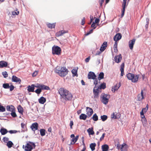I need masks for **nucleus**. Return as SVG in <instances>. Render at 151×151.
I'll return each instance as SVG.
<instances>
[{"label": "nucleus", "instance_id": "5701e85b", "mask_svg": "<svg viewBox=\"0 0 151 151\" xmlns=\"http://www.w3.org/2000/svg\"><path fill=\"white\" fill-rule=\"evenodd\" d=\"M8 132V131L7 129L3 127H2L0 129V132L2 135H5Z\"/></svg>", "mask_w": 151, "mask_h": 151}, {"label": "nucleus", "instance_id": "ea45409f", "mask_svg": "<svg viewBox=\"0 0 151 151\" xmlns=\"http://www.w3.org/2000/svg\"><path fill=\"white\" fill-rule=\"evenodd\" d=\"M13 145V143L11 141H8L6 143V145L9 148H10L12 147Z\"/></svg>", "mask_w": 151, "mask_h": 151}, {"label": "nucleus", "instance_id": "79ce46f5", "mask_svg": "<svg viewBox=\"0 0 151 151\" xmlns=\"http://www.w3.org/2000/svg\"><path fill=\"white\" fill-rule=\"evenodd\" d=\"M40 132L41 135L42 136H43L45 135V130L43 129H40Z\"/></svg>", "mask_w": 151, "mask_h": 151}, {"label": "nucleus", "instance_id": "5fc2aeb1", "mask_svg": "<svg viewBox=\"0 0 151 151\" xmlns=\"http://www.w3.org/2000/svg\"><path fill=\"white\" fill-rule=\"evenodd\" d=\"M116 117L115 118V119H119V118L121 116V114L119 113H116Z\"/></svg>", "mask_w": 151, "mask_h": 151}, {"label": "nucleus", "instance_id": "aec40b11", "mask_svg": "<svg viewBox=\"0 0 151 151\" xmlns=\"http://www.w3.org/2000/svg\"><path fill=\"white\" fill-rule=\"evenodd\" d=\"M8 63L7 62L3 60L0 61V68L6 67Z\"/></svg>", "mask_w": 151, "mask_h": 151}, {"label": "nucleus", "instance_id": "338daca9", "mask_svg": "<svg viewBox=\"0 0 151 151\" xmlns=\"http://www.w3.org/2000/svg\"><path fill=\"white\" fill-rule=\"evenodd\" d=\"M90 22H89L88 23V24H90L91 23L92 21H93V16L91 15L90 17Z\"/></svg>", "mask_w": 151, "mask_h": 151}, {"label": "nucleus", "instance_id": "0e129e2a", "mask_svg": "<svg viewBox=\"0 0 151 151\" xmlns=\"http://www.w3.org/2000/svg\"><path fill=\"white\" fill-rule=\"evenodd\" d=\"M95 23L94 22H93L91 25V27H93V29H95L96 27V26H95Z\"/></svg>", "mask_w": 151, "mask_h": 151}, {"label": "nucleus", "instance_id": "f3484780", "mask_svg": "<svg viewBox=\"0 0 151 151\" xmlns=\"http://www.w3.org/2000/svg\"><path fill=\"white\" fill-rule=\"evenodd\" d=\"M107 46V42H104L101 45V47H100V50L101 52H103L106 49Z\"/></svg>", "mask_w": 151, "mask_h": 151}, {"label": "nucleus", "instance_id": "7ed1b4c3", "mask_svg": "<svg viewBox=\"0 0 151 151\" xmlns=\"http://www.w3.org/2000/svg\"><path fill=\"white\" fill-rule=\"evenodd\" d=\"M101 101L104 104L106 105L108 102L109 99L110 98L109 95L102 93L101 96Z\"/></svg>", "mask_w": 151, "mask_h": 151}, {"label": "nucleus", "instance_id": "9b49d317", "mask_svg": "<svg viewBox=\"0 0 151 151\" xmlns=\"http://www.w3.org/2000/svg\"><path fill=\"white\" fill-rule=\"evenodd\" d=\"M86 114L88 115V117L91 116L93 113L92 109L89 107H86Z\"/></svg>", "mask_w": 151, "mask_h": 151}, {"label": "nucleus", "instance_id": "6e6d98bb", "mask_svg": "<svg viewBox=\"0 0 151 151\" xmlns=\"http://www.w3.org/2000/svg\"><path fill=\"white\" fill-rule=\"evenodd\" d=\"M93 29H91L87 33L85 34V36H88L90 35V34H91V33H92L93 32Z\"/></svg>", "mask_w": 151, "mask_h": 151}, {"label": "nucleus", "instance_id": "6ab92c4d", "mask_svg": "<svg viewBox=\"0 0 151 151\" xmlns=\"http://www.w3.org/2000/svg\"><path fill=\"white\" fill-rule=\"evenodd\" d=\"M32 130L34 131H35L38 129V124L37 122H35L32 124L31 126Z\"/></svg>", "mask_w": 151, "mask_h": 151}, {"label": "nucleus", "instance_id": "680f3d73", "mask_svg": "<svg viewBox=\"0 0 151 151\" xmlns=\"http://www.w3.org/2000/svg\"><path fill=\"white\" fill-rule=\"evenodd\" d=\"M105 134H106L105 133H104L102 134L101 137H100V141H101L104 139V137H105Z\"/></svg>", "mask_w": 151, "mask_h": 151}, {"label": "nucleus", "instance_id": "bb28decb", "mask_svg": "<svg viewBox=\"0 0 151 151\" xmlns=\"http://www.w3.org/2000/svg\"><path fill=\"white\" fill-rule=\"evenodd\" d=\"M79 137V136L77 135L75 137H74L71 140L70 144L73 145L77 141Z\"/></svg>", "mask_w": 151, "mask_h": 151}, {"label": "nucleus", "instance_id": "1a4fd4ad", "mask_svg": "<svg viewBox=\"0 0 151 151\" xmlns=\"http://www.w3.org/2000/svg\"><path fill=\"white\" fill-rule=\"evenodd\" d=\"M127 0H123V3L122 4V13L121 14V17H123L124 16L125 11V8L126 6V2Z\"/></svg>", "mask_w": 151, "mask_h": 151}, {"label": "nucleus", "instance_id": "e433bc0d", "mask_svg": "<svg viewBox=\"0 0 151 151\" xmlns=\"http://www.w3.org/2000/svg\"><path fill=\"white\" fill-rule=\"evenodd\" d=\"M71 72L73 74V76H77L78 75L77 74V70L74 69H72L71 70Z\"/></svg>", "mask_w": 151, "mask_h": 151}, {"label": "nucleus", "instance_id": "c85d7f7f", "mask_svg": "<svg viewBox=\"0 0 151 151\" xmlns=\"http://www.w3.org/2000/svg\"><path fill=\"white\" fill-rule=\"evenodd\" d=\"M102 149L103 151H108L109 149V146L106 144H104L102 145Z\"/></svg>", "mask_w": 151, "mask_h": 151}, {"label": "nucleus", "instance_id": "a18cd8bd", "mask_svg": "<svg viewBox=\"0 0 151 151\" xmlns=\"http://www.w3.org/2000/svg\"><path fill=\"white\" fill-rule=\"evenodd\" d=\"M3 87L5 89L9 88L10 86L8 83H4L3 84Z\"/></svg>", "mask_w": 151, "mask_h": 151}, {"label": "nucleus", "instance_id": "cd10ccee", "mask_svg": "<svg viewBox=\"0 0 151 151\" xmlns=\"http://www.w3.org/2000/svg\"><path fill=\"white\" fill-rule=\"evenodd\" d=\"M124 63H123L121 65L120 71H121V75L123 76L124 74Z\"/></svg>", "mask_w": 151, "mask_h": 151}, {"label": "nucleus", "instance_id": "3c124183", "mask_svg": "<svg viewBox=\"0 0 151 151\" xmlns=\"http://www.w3.org/2000/svg\"><path fill=\"white\" fill-rule=\"evenodd\" d=\"M2 73L4 78H6L7 77L8 74L6 71L2 72Z\"/></svg>", "mask_w": 151, "mask_h": 151}, {"label": "nucleus", "instance_id": "ddd939ff", "mask_svg": "<svg viewBox=\"0 0 151 151\" xmlns=\"http://www.w3.org/2000/svg\"><path fill=\"white\" fill-rule=\"evenodd\" d=\"M12 82H16L20 83L21 82V80L20 78H18L15 76H13L12 78Z\"/></svg>", "mask_w": 151, "mask_h": 151}, {"label": "nucleus", "instance_id": "49530a36", "mask_svg": "<svg viewBox=\"0 0 151 151\" xmlns=\"http://www.w3.org/2000/svg\"><path fill=\"white\" fill-rule=\"evenodd\" d=\"M101 119L103 121H106L107 119V116L106 115H103L101 116Z\"/></svg>", "mask_w": 151, "mask_h": 151}, {"label": "nucleus", "instance_id": "c756f323", "mask_svg": "<svg viewBox=\"0 0 151 151\" xmlns=\"http://www.w3.org/2000/svg\"><path fill=\"white\" fill-rule=\"evenodd\" d=\"M88 117V116L84 114H81L79 116L80 119L85 120Z\"/></svg>", "mask_w": 151, "mask_h": 151}, {"label": "nucleus", "instance_id": "f8f14e48", "mask_svg": "<svg viewBox=\"0 0 151 151\" xmlns=\"http://www.w3.org/2000/svg\"><path fill=\"white\" fill-rule=\"evenodd\" d=\"M122 37V35L120 33H117L114 37V41H118L120 40Z\"/></svg>", "mask_w": 151, "mask_h": 151}, {"label": "nucleus", "instance_id": "39448f33", "mask_svg": "<svg viewBox=\"0 0 151 151\" xmlns=\"http://www.w3.org/2000/svg\"><path fill=\"white\" fill-rule=\"evenodd\" d=\"M73 97V96L71 93L69 91L65 93V94L63 95L61 97L66 101H70Z\"/></svg>", "mask_w": 151, "mask_h": 151}, {"label": "nucleus", "instance_id": "a19ab883", "mask_svg": "<svg viewBox=\"0 0 151 151\" xmlns=\"http://www.w3.org/2000/svg\"><path fill=\"white\" fill-rule=\"evenodd\" d=\"M93 119V120L96 121L98 119V116L96 114H95L93 115L92 117L91 118V119Z\"/></svg>", "mask_w": 151, "mask_h": 151}, {"label": "nucleus", "instance_id": "58836bf2", "mask_svg": "<svg viewBox=\"0 0 151 151\" xmlns=\"http://www.w3.org/2000/svg\"><path fill=\"white\" fill-rule=\"evenodd\" d=\"M47 26L49 28L51 29L54 28L55 26V23L52 24L49 23L47 24Z\"/></svg>", "mask_w": 151, "mask_h": 151}, {"label": "nucleus", "instance_id": "0eeeda50", "mask_svg": "<svg viewBox=\"0 0 151 151\" xmlns=\"http://www.w3.org/2000/svg\"><path fill=\"white\" fill-rule=\"evenodd\" d=\"M99 89H100L98 87L97 88L96 86H95L93 89V93L94 98H97L98 97L99 92Z\"/></svg>", "mask_w": 151, "mask_h": 151}, {"label": "nucleus", "instance_id": "2eb2a0df", "mask_svg": "<svg viewBox=\"0 0 151 151\" xmlns=\"http://www.w3.org/2000/svg\"><path fill=\"white\" fill-rule=\"evenodd\" d=\"M114 60L115 62L118 63L120 62L122 59V56L121 54H120L116 56L114 58Z\"/></svg>", "mask_w": 151, "mask_h": 151}, {"label": "nucleus", "instance_id": "4c0bfd02", "mask_svg": "<svg viewBox=\"0 0 151 151\" xmlns=\"http://www.w3.org/2000/svg\"><path fill=\"white\" fill-rule=\"evenodd\" d=\"M98 87L100 89H104L106 88V84L104 82L101 84Z\"/></svg>", "mask_w": 151, "mask_h": 151}, {"label": "nucleus", "instance_id": "bf43d9fd", "mask_svg": "<svg viewBox=\"0 0 151 151\" xmlns=\"http://www.w3.org/2000/svg\"><path fill=\"white\" fill-rule=\"evenodd\" d=\"M93 80H94L93 84H94L95 85V86H96V85L98 84V80H97V79L96 78H95Z\"/></svg>", "mask_w": 151, "mask_h": 151}, {"label": "nucleus", "instance_id": "72a5a7b5", "mask_svg": "<svg viewBox=\"0 0 151 151\" xmlns=\"http://www.w3.org/2000/svg\"><path fill=\"white\" fill-rule=\"evenodd\" d=\"M17 109L19 113L22 114H23V108L20 105H19L17 107Z\"/></svg>", "mask_w": 151, "mask_h": 151}, {"label": "nucleus", "instance_id": "8fccbe9b", "mask_svg": "<svg viewBox=\"0 0 151 151\" xmlns=\"http://www.w3.org/2000/svg\"><path fill=\"white\" fill-rule=\"evenodd\" d=\"M17 132H20V131H17L16 130H10L9 131H8L11 134H15L17 133Z\"/></svg>", "mask_w": 151, "mask_h": 151}, {"label": "nucleus", "instance_id": "7c9ffc66", "mask_svg": "<svg viewBox=\"0 0 151 151\" xmlns=\"http://www.w3.org/2000/svg\"><path fill=\"white\" fill-rule=\"evenodd\" d=\"M40 89L41 90H49L50 89V88L47 86H45L43 84H41Z\"/></svg>", "mask_w": 151, "mask_h": 151}, {"label": "nucleus", "instance_id": "e2e57ef3", "mask_svg": "<svg viewBox=\"0 0 151 151\" xmlns=\"http://www.w3.org/2000/svg\"><path fill=\"white\" fill-rule=\"evenodd\" d=\"M116 117V113H113L112 114L111 116V118L115 119V118Z\"/></svg>", "mask_w": 151, "mask_h": 151}, {"label": "nucleus", "instance_id": "37998d69", "mask_svg": "<svg viewBox=\"0 0 151 151\" xmlns=\"http://www.w3.org/2000/svg\"><path fill=\"white\" fill-rule=\"evenodd\" d=\"M127 145V144L125 143H123L122 145L121 146V150L122 151H125L126 148H125V146Z\"/></svg>", "mask_w": 151, "mask_h": 151}, {"label": "nucleus", "instance_id": "473e14b6", "mask_svg": "<svg viewBox=\"0 0 151 151\" xmlns=\"http://www.w3.org/2000/svg\"><path fill=\"white\" fill-rule=\"evenodd\" d=\"M96 146V144L95 143H91L90 145V147L92 151L95 150V147Z\"/></svg>", "mask_w": 151, "mask_h": 151}, {"label": "nucleus", "instance_id": "864d4df0", "mask_svg": "<svg viewBox=\"0 0 151 151\" xmlns=\"http://www.w3.org/2000/svg\"><path fill=\"white\" fill-rule=\"evenodd\" d=\"M140 113L141 118L142 119L144 118V120H145V118L143 111H142Z\"/></svg>", "mask_w": 151, "mask_h": 151}, {"label": "nucleus", "instance_id": "20e7f679", "mask_svg": "<svg viewBox=\"0 0 151 151\" xmlns=\"http://www.w3.org/2000/svg\"><path fill=\"white\" fill-rule=\"evenodd\" d=\"M52 53L53 55H60L61 53V48L58 46H54L52 47Z\"/></svg>", "mask_w": 151, "mask_h": 151}, {"label": "nucleus", "instance_id": "f704fd0d", "mask_svg": "<svg viewBox=\"0 0 151 151\" xmlns=\"http://www.w3.org/2000/svg\"><path fill=\"white\" fill-rule=\"evenodd\" d=\"M87 132L88 133L89 135H93L94 134V132L93 131V128H89L87 129Z\"/></svg>", "mask_w": 151, "mask_h": 151}, {"label": "nucleus", "instance_id": "09e8293b", "mask_svg": "<svg viewBox=\"0 0 151 151\" xmlns=\"http://www.w3.org/2000/svg\"><path fill=\"white\" fill-rule=\"evenodd\" d=\"M42 91L41 89L40 88H37L34 92H35L38 95Z\"/></svg>", "mask_w": 151, "mask_h": 151}, {"label": "nucleus", "instance_id": "393cba45", "mask_svg": "<svg viewBox=\"0 0 151 151\" xmlns=\"http://www.w3.org/2000/svg\"><path fill=\"white\" fill-rule=\"evenodd\" d=\"M6 109L7 111L10 112L12 111L15 109L14 106L12 105L10 106L9 105L7 106L6 107Z\"/></svg>", "mask_w": 151, "mask_h": 151}, {"label": "nucleus", "instance_id": "423d86ee", "mask_svg": "<svg viewBox=\"0 0 151 151\" xmlns=\"http://www.w3.org/2000/svg\"><path fill=\"white\" fill-rule=\"evenodd\" d=\"M145 88H144L143 90L142 89L140 94H139L137 96V101H142L144 99V96L143 95V91H145Z\"/></svg>", "mask_w": 151, "mask_h": 151}, {"label": "nucleus", "instance_id": "6e6552de", "mask_svg": "<svg viewBox=\"0 0 151 151\" xmlns=\"http://www.w3.org/2000/svg\"><path fill=\"white\" fill-rule=\"evenodd\" d=\"M68 91V90L63 88H60L58 90L59 93L60 94L61 98L63 96V95L65 94V93L67 92V91Z\"/></svg>", "mask_w": 151, "mask_h": 151}, {"label": "nucleus", "instance_id": "052dcab7", "mask_svg": "<svg viewBox=\"0 0 151 151\" xmlns=\"http://www.w3.org/2000/svg\"><path fill=\"white\" fill-rule=\"evenodd\" d=\"M19 13V11H17V12L15 11H13L12 12V14L13 15H17Z\"/></svg>", "mask_w": 151, "mask_h": 151}, {"label": "nucleus", "instance_id": "603ef678", "mask_svg": "<svg viewBox=\"0 0 151 151\" xmlns=\"http://www.w3.org/2000/svg\"><path fill=\"white\" fill-rule=\"evenodd\" d=\"M9 140V138L6 137H4L3 139V142H4L6 143L7 142V141L8 142Z\"/></svg>", "mask_w": 151, "mask_h": 151}, {"label": "nucleus", "instance_id": "2f4dec72", "mask_svg": "<svg viewBox=\"0 0 151 151\" xmlns=\"http://www.w3.org/2000/svg\"><path fill=\"white\" fill-rule=\"evenodd\" d=\"M133 75H134L133 74L129 73L126 75V76L127 77L128 80L131 81L132 79V78H133Z\"/></svg>", "mask_w": 151, "mask_h": 151}, {"label": "nucleus", "instance_id": "9d476101", "mask_svg": "<svg viewBox=\"0 0 151 151\" xmlns=\"http://www.w3.org/2000/svg\"><path fill=\"white\" fill-rule=\"evenodd\" d=\"M96 76L95 73L93 72L90 71L89 72L88 75V78L89 79H94L96 78Z\"/></svg>", "mask_w": 151, "mask_h": 151}, {"label": "nucleus", "instance_id": "a878e982", "mask_svg": "<svg viewBox=\"0 0 151 151\" xmlns=\"http://www.w3.org/2000/svg\"><path fill=\"white\" fill-rule=\"evenodd\" d=\"M38 101L40 103L43 104L46 102V99L45 97L42 96L38 99Z\"/></svg>", "mask_w": 151, "mask_h": 151}, {"label": "nucleus", "instance_id": "dca6fc26", "mask_svg": "<svg viewBox=\"0 0 151 151\" xmlns=\"http://www.w3.org/2000/svg\"><path fill=\"white\" fill-rule=\"evenodd\" d=\"M132 79L131 80V81L133 83H136L137 82L139 77V75H135L134 74Z\"/></svg>", "mask_w": 151, "mask_h": 151}, {"label": "nucleus", "instance_id": "4d7b16f0", "mask_svg": "<svg viewBox=\"0 0 151 151\" xmlns=\"http://www.w3.org/2000/svg\"><path fill=\"white\" fill-rule=\"evenodd\" d=\"M41 84L40 83H36L35 85H34V87L37 88H40Z\"/></svg>", "mask_w": 151, "mask_h": 151}, {"label": "nucleus", "instance_id": "4be33fe9", "mask_svg": "<svg viewBox=\"0 0 151 151\" xmlns=\"http://www.w3.org/2000/svg\"><path fill=\"white\" fill-rule=\"evenodd\" d=\"M67 32V31L62 30L57 32L56 33V36L58 37L63 35L64 34Z\"/></svg>", "mask_w": 151, "mask_h": 151}, {"label": "nucleus", "instance_id": "c9c22d12", "mask_svg": "<svg viewBox=\"0 0 151 151\" xmlns=\"http://www.w3.org/2000/svg\"><path fill=\"white\" fill-rule=\"evenodd\" d=\"M104 73L100 72L99 75L98 79L99 81H100L101 79H103L104 78Z\"/></svg>", "mask_w": 151, "mask_h": 151}, {"label": "nucleus", "instance_id": "69168bd1", "mask_svg": "<svg viewBox=\"0 0 151 151\" xmlns=\"http://www.w3.org/2000/svg\"><path fill=\"white\" fill-rule=\"evenodd\" d=\"M14 87L13 85H11L10 86V87L9 88H10V91H12L14 89Z\"/></svg>", "mask_w": 151, "mask_h": 151}, {"label": "nucleus", "instance_id": "c03bdc74", "mask_svg": "<svg viewBox=\"0 0 151 151\" xmlns=\"http://www.w3.org/2000/svg\"><path fill=\"white\" fill-rule=\"evenodd\" d=\"M10 114L12 116L13 118H15L17 116V115L15 113V109L11 112Z\"/></svg>", "mask_w": 151, "mask_h": 151}, {"label": "nucleus", "instance_id": "774afa93", "mask_svg": "<svg viewBox=\"0 0 151 151\" xmlns=\"http://www.w3.org/2000/svg\"><path fill=\"white\" fill-rule=\"evenodd\" d=\"M38 71H35L33 73H32V76L33 77H35V76L38 73Z\"/></svg>", "mask_w": 151, "mask_h": 151}, {"label": "nucleus", "instance_id": "412c9836", "mask_svg": "<svg viewBox=\"0 0 151 151\" xmlns=\"http://www.w3.org/2000/svg\"><path fill=\"white\" fill-rule=\"evenodd\" d=\"M27 88V90L29 92H34V84H32L31 86L29 85Z\"/></svg>", "mask_w": 151, "mask_h": 151}, {"label": "nucleus", "instance_id": "13d9d810", "mask_svg": "<svg viewBox=\"0 0 151 151\" xmlns=\"http://www.w3.org/2000/svg\"><path fill=\"white\" fill-rule=\"evenodd\" d=\"M100 20L99 19L96 18L95 20V22H94L96 24H97V25H99L98 23L99 22Z\"/></svg>", "mask_w": 151, "mask_h": 151}, {"label": "nucleus", "instance_id": "f03ea898", "mask_svg": "<svg viewBox=\"0 0 151 151\" xmlns=\"http://www.w3.org/2000/svg\"><path fill=\"white\" fill-rule=\"evenodd\" d=\"M36 145L34 143L30 141L28 142L25 146H23V148H24L25 151H31L32 150L35 149Z\"/></svg>", "mask_w": 151, "mask_h": 151}, {"label": "nucleus", "instance_id": "f257e3e1", "mask_svg": "<svg viewBox=\"0 0 151 151\" xmlns=\"http://www.w3.org/2000/svg\"><path fill=\"white\" fill-rule=\"evenodd\" d=\"M55 72L58 73L61 77L65 76L68 73V70L65 67H60L57 66L56 68Z\"/></svg>", "mask_w": 151, "mask_h": 151}, {"label": "nucleus", "instance_id": "de8ad7c7", "mask_svg": "<svg viewBox=\"0 0 151 151\" xmlns=\"http://www.w3.org/2000/svg\"><path fill=\"white\" fill-rule=\"evenodd\" d=\"M6 110L5 108L3 106L0 105V112H4Z\"/></svg>", "mask_w": 151, "mask_h": 151}, {"label": "nucleus", "instance_id": "4468645a", "mask_svg": "<svg viewBox=\"0 0 151 151\" xmlns=\"http://www.w3.org/2000/svg\"><path fill=\"white\" fill-rule=\"evenodd\" d=\"M135 40L134 39L130 40L129 42V48L131 50H132L133 48L134 45V44Z\"/></svg>", "mask_w": 151, "mask_h": 151}, {"label": "nucleus", "instance_id": "a211bd4d", "mask_svg": "<svg viewBox=\"0 0 151 151\" xmlns=\"http://www.w3.org/2000/svg\"><path fill=\"white\" fill-rule=\"evenodd\" d=\"M21 126L22 128L21 132H24L27 130L26 124L23 123H21Z\"/></svg>", "mask_w": 151, "mask_h": 151}, {"label": "nucleus", "instance_id": "b1692460", "mask_svg": "<svg viewBox=\"0 0 151 151\" xmlns=\"http://www.w3.org/2000/svg\"><path fill=\"white\" fill-rule=\"evenodd\" d=\"M121 86V83H118V85L117 84H116V85L114 86V87L113 88H112L111 90L113 92H115V91L116 90H118L119 87Z\"/></svg>", "mask_w": 151, "mask_h": 151}]
</instances>
